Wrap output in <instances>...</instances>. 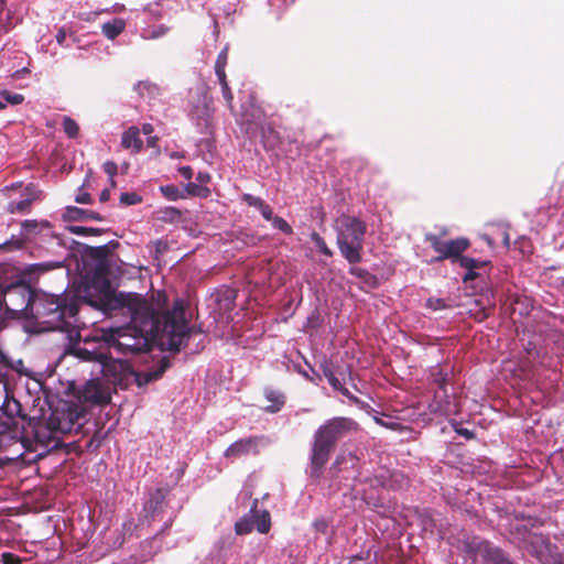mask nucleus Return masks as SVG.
I'll list each match as a JSON object with an SVG mask.
<instances>
[{"label":"nucleus","mask_w":564,"mask_h":564,"mask_svg":"<svg viewBox=\"0 0 564 564\" xmlns=\"http://www.w3.org/2000/svg\"><path fill=\"white\" fill-rule=\"evenodd\" d=\"M102 169L105 173L109 176V180L115 178L118 173V165L113 161H107L104 163Z\"/></svg>","instance_id":"obj_47"},{"label":"nucleus","mask_w":564,"mask_h":564,"mask_svg":"<svg viewBox=\"0 0 564 564\" xmlns=\"http://www.w3.org/2000/svg\"><path fill=\"white\" fill-rule=\"evenodd\" d=\"M110 197V191L108 188H105L101 193H100V196H99V199L101 203H105L109 199Z\"/></svg>","instance_id":"obj_59"},{"label":"nucleus","mask_w":564,"mask_h":564,"mask_svg":"<svg viewBox=\"0 0 564 564\" xmlns=\"http://www.w3.org/2000/svg\"><path fill=\"white\" fill-rule=\"evenodd\" d=\"M67 334L68 344L65 347V354L72 355L82 361L98 362L105 359V349L100 345L98 337H85L82 339L80 330L75 325L70 327Z\"/></svg>","instance_id":"obj_9"},{"label":"nucleus","mask_w":564,"mask_h":564,"mask_svg":"<svg viewBox=\"0 0 564 564\" xmlns=\"http://www.w3.org/2000/svg\"><path fill=\"white\" fill-rule=\"evenodd\" d=\"M376 422L381 424V425H383V426L393 429V430L395 429V425H397L395 423L388 424V423H386L384 421H382L381 419H378V417L376 419Z\"/></svg>","instance_id":"obj_63"},{"label":"nucleus","mask_w":564,"mask_h":564,"mask_svg":"<svg viewBox=\"0 0 564 564\" xmlns=\"http://www.w3.org/2000/svg\"><path fill=\"white\" fill-rule=\"evenodd\" d=\"M159 138L158 137H149L147 140L148 147L155 148L158 147Z\"/></svg>","instance_id":"obj_61"},{"label":"nucleus","mask_w":564,"mask_h":564,"mask_svg":"<svg viewBox=\"0 0 564 564\" xmlns=\"http://www.w3.org/2000/svg\"><path fill=\"white\" fill-rule=\"evenodd\" d=\"M162 326V346L164 349L178 352L187 344L192 334L202 333L196 326H189L185 318L183 300H175L172 310L160 314Z\"/></svg>","instance_id":"obj_5"},{"label":"nucleus","mask_w":564,"mask_h":564,"mask_svg":"<svg viewBox=\"0 0 564 564\" xmlns=\"http://www.w3.org/2000/svg\"><path fill=\"white\" fill-rule=\"evenodd\" d=\"M169 29L165 25H158L143 30L142 36L144 39H159L167 33Z\"/></svg>","instance_id":"obj_36"},{"label":"nucleus","mask_w":564,"mask_h":564,"mask_svg":"<svg viewBox=\"0 0 564 564\" xmlns=\"http://www.w3.org/2000/svg\"><path fill=\"white\" fill-rule=\"evenodd\" d=\"M139 299L140 305H122L118 310L130 316V325L102 329V340L123 355L149 351L153 339L162 341L160 313L145 297L140 295Z\"/></svg>","instance_id":"obj_1"},{"label":"nucleus","mask_w":564,"mask_h":564,"mask_svg":"<svg viewBox=\"0 0 564 564\" xmlns=\"http://www.w3.org/2000/svg\"><path fill=\"white\" fill-rule=\"evenodd\" d=\"M80 398L91 404L104 405L111 400L109 392L96 380L88 381L80 392Z\"/></svg>","instance_id":"obj_16"},{"label":"nucleus","mask_w":564,"mask_h":564,"mask_svg":"<svg viewBox=\"0 0 564 564\" xmlns=\"http://www.w3.org/2000/svg\"><path fill=\"white\" fill-rule=\"evenodd\" d=\"M63 129L66 135L73 139L76 138L79 133L78 123L67 116L63 118Z\"/></svg>","instance_id":"obj_33"},{"label":"nucleus","mask_w":564,"mask_h":564,"mask_svg":"<svg viewBox=\"0 0 564 564\" xmlns=\"http://www.w3.org/2000/svg\"><path fill=\"white\" fill-rule=\"evenodd\" d=\"M459 267L466 269V273L463 275L464 282H469L478 278V273L476 270L481 269L489 264V261H480L474 258H460Z\"/></svg>","instance_id":"obj_22"},{"label":"nucleus","mask_w":564,"mask_h":564,"mask_svg":"<svg viewBox=\"0 0 564 564\" xmlns=\"http://www.w3.org/2000/svg\"><path fill=\"white\" fill-rule=\"evenodd\" d=\"M78 301L67 295L37 292L29 318L36 321L43 330L68 332L77 322Z\"/></svg>","instance_id":"obj_3"},{"label":"nucleus","mask_w":564,"mask_h":564,"mask_svg":"<svg viewBox=\"0 0 564 564\" xmlns=\"http://www.w3.org/2000/svg\"><path fill=\"white\" fill-rule=\"evenodd\" d=\"M358 429L359 424L355 420L338 416L327 420L316 430L310 457V478L319 481L337 442Z\"/></svg>","instance_id":"obj_4"},{"label":"nucleus","mask_w":564,"mask_h":564,"mask_svg":"<svg viewBox=\"0 0 564 564\" xmlns=\"http://www.w3.org/2000/svg\"><path fill=\"white\" fill-rule=\"evenodd\" d=\"M349 564H372V563L366 562L361 556H354V557H351Z\"/></svg>","instance_id":"obj_60"},{"label":"nucleus","mask_w":564,"mask_h":564,"mask_svg":"<svg viewBox=\"0 0 564 564\" xmlns=\"http://www.w3.org/2000/svg\"><path fill=\"white\" fill-rule=\"evenodd\" d=\"M170 367V361L166 359V358H163L161 360V364H160V367L158 370H155L154 372L152 373H149V378H148V381L152 380V379H158L160 378L163 372Z\"/></svg>","instance_id":"obj_46"},{"label":"nucleus","mask_w":564,"mask_h":564,"mask_svg":"<svg viewBox=\"0 0 564 564\" xmlns=\"http://www.w3.org/2000/svg\"><path fill=\"white\" fill-rule=\"evenodd\" d=\"M260 213L262 215V217L268 220V221H271L275 216L273 215V209L272 207L267 203L265 204V207H263L262 209H260Z\"/></svg>","instance_id":"obj_54"},{"label":"nucleus","mask_w":564,"mask_h":564,"mask_svg":"<svg viewBox=\"0 0 564 564\" xmlns=\"http://www.w3.org/2000/svg\"><path fill=\"white\" fill-rule=\"evenodd\" d=\"M525 545L530 546V552L534 555L539 554L540 551L546 545V541L544 544H540L534 539H528L527 542H523Z\"/></svg>","instance_id":"obj_51"},{"label":"nucleus","mask_w":564,"mask_h":564,"mask_svg":"<svg viewBox=\"0 0 564 564\" xmlns=\"http://www.w3.org/2000/svg\"><path fill=\"white\" fill-rule=\"evenodd\" d=\"M64 218L68 219V220H73V221H80V220H87V219L99 220V221L102 220V217L99 213L79 208L76 206H68L66 208Z\"/></svg>","instance_id":"obj_24"},{"label":"nucleus","mask_w":564,"mask_h":564,"mask_svg":"<svg viewBox=\"0 0 564 564\" xmlns=\"http://www.w3.org/2000/svg\"><path fill=\"white\" fill-rule=\"evenodd\" d=\"M166 498V490L156 488L150 494L149 499L144 502L143 512L148 521H153L160 513L163 512V503Z\"/></svg>","instance_id":"obj_18"},{"label":"nucleus","mask_w":564,"mask_h":564,"mask_svg":"<svg viewBox=\"0 0 564 564\" xmlns=\"http://www.w3.org/2000/svg\"><path fill=\"white\" fill-rule=\"evenodd\" d=\"M6 108V102L2 100H0V110L4 109Z\"/></svg>","instance_id":"obj_64"},{"label":"nucleus","mask_w":564,"mask_h":564,"mask_svg":"<svg viewBox=\"0 0 564 564\" xmlns=\"http://www.w3.org/2000/svg\"><path fill=\"white\" fill-rule=\"evenodd\" d=\"M257 501L250 510V513L253 518V524L259 533H268L271 529V517L267 510L261 511L260 513L256 511Z\"/></svg>","instance_id":"obj_28"},{"label":"nucleus","mask_w":564,"mask_h":564,"mask_svg":"<svg viewBox=\"0 0 564 564\" xmlns=\"http://www.w3.org/2000/svg\"><path fill=\"white\" fill-rule=\"evenodd\" d=\"M216 75H217L219 84L221 86L223 97L226 100L227 106L229 107V109L232 110L234 109V105H232L234 95H232V91H231V89L229 87V84H228V80H227V75H226V73H223V75H220V73H217Z\"/></svg>","instance_id":"obj_31"},{"label":"nucleus","mask_w":564,"mask_h":564,"mask_svg":"<svg viewBox=\"0 0 564 564\" xmlns=\"http://www.w3.org/2000/svg\"><path fill=\"white\" fill-rule=\"evenodd\" d=\"M452 373L453 368L449 365H436L430 368V379L437 387L436 391L447 390L446 386Z\"/></svg>","instance_id":"obj_21"},{"label":"nucleus","mask_w":564,"mask_h":564,"mask_svg":"<svg viewBox=\"0 0 564 564\" xmlns=\"http://www.w3.org/2000/svg\"><path fill=\"white\" fill-rule=\"evenodd\" d=\"M1 192L8 199L6 209L10 214H29L33 204L43 198L42 191L34 183L24 185L23 182H17L3 187Z\"/></svg>","instance_id":"obj_8"},{"label":"nucleus","mask_w":564,"mask_h":564,"mask_svg":"<svg viewBox=\"0 0 564 564\" xmlns=\"http://www.w3.org/2000/svg\"><path fill=\"white\" fill-rule=\"evenodd\" d=\"M538 522L535 518L516 517L514 522L510 523V534L519 542H527L528 539H534L538 543L544 544L545 538L542 534L531 532L530 527Z\"/></svg>","instance_id":"obj_15"},{"label":"nucleus","mask_w":564,"mask_h":564,"mask_svg":"<svg viewBox=\"0 0 564 564\" xmlns=\"http://www.w3.org/2000/svg\"><path fill=\"white\" fill-rule=\"evenodd\" d=\"M1 561L3 564H22L21 558L10 552H4L1 554Z\"/></svg>","instance_id":"obj_49"},{"label":"nucleus","mask_w":564,"mask_h":564,"mask_svg":"<svg viewBox=\"0 0 564 564\" xmlns=\"http://www.w3.org/2000/svg\"><path fill=\"white\" fill-rule=\"evenodd\" d=\"M330 473L333 477L356 480L360 475L359 458L352 453L341 454L332 465Z\"/></svg>","instance_id":"obj_14"},{"label":"nucleus","mask_w":564,"mask_h":564,"mask_svg":"<svg viewBox=\"0 0 564 564\" xmlns=\"http://www.w3.org/2000/svg\"><path fill=\"white\" fill-rule=\"evenodd\" d=\"M0 98L3 99V101L11 105H19L23 102L24 97L21 94L11 93L8 90H3L0 93Z\"/></svg>","instance_id":"obj_40"},{"label":"nucleus","mask_w":564,"mask_h":564,"mask_svg":"<svg viewBox=\"0 0 564 564\" xmlns=\"http://www.w3.org/2000/svg\"><path fill=\"white\" fill-rule=\"evenodd\" d=\"M102 373L113 380L121 379L129 371V364L126 360L115 359L105 351V359H101Z\"/></svg>","instance_id":"obj_19"},{"label":"nucleus","mask_w":564,"mask_h":564,"mask_svg":"<svg viewBox=\"0 0 564 564\" xmlns=\"http://www.w3.org/2000/svg\"><path fill=\"white\" fill-rule=\"evenodd\" d=\"M455 431L457 432V434L464 436L466 440H471L475 436L474 433L467 429L455 427Z\"/></svg>","instance_id":"obj_57"},{"label":"nucleus","mask_w":564,"mask_h":564,"mask_svg":"<svg viewBox=\"0 0 564 564\" xmlns=\"http://www.w3.org/2000/svg\"><path fill=\"white\" fill-rule=\"evenodd\" d=\"M349 273L354 276L362 279L366 282L375 281L376 276L369 273L366 269L352 267L349 269Z\"/></svg>","instance_id":"obj_45"},{"label":"nucleus","mask_w":564,"mask_h":564,"mask_svg":"<svg viewBox=\"0 0 564 564\" xmlns=\"http://www.w3.org/2000/svg\"><path fill=\"white\" fill-rule=\"evenodd\" d=\"M51 224L47 220L26 219L21 224V236H13L10 240L0 245V250L14 251L22 249L25 242L44 229H50Z\"/></svg>","instance_id":"obj_11"},{"label":"nucleus","mask_w":564,"mask_h":564,"mask_svg":"<svg viewBox=\"0 0 564 564\" xmlns=\"http://www.w3.org/2000/svg\"><path fill=\"white\" fill-rule=\"evenodd\" d=\"M37 292L24 281L7 285L0 283V312L4 311L12 318L18 316L29 318Z\"/></svg>","instance_id":"obj_7"},{"label":"nucleus","mask_w":564,"mask_h":564,"mask_svg":"<svg viewBox=\"0 0 564 564\" xmlns=\"http://www.w3.org/2000/svg\"><path fill=\"white\" fill-rule=\"evenodd\" d=\"M66 32L64 29H59L55 39H56V42L62 45V46H65V42H66Z\"/></svg>","instance_id":"obj_56"},{"label":"nucleus","mask_w":564,"mask_h":564,"mask_svg":"<svg viewBox=\"0 0 564 564\" xmlns=\"http://www.w3.org/2000/svg\"><path fill=\"white\" fill-rule=\"evenodd\" d=\"M141 130H142V132H143L144 134L150 135V134L153 132V130H154V129H153V126H152V124H150V123H144V124L142 126V129H141Z\"/></svg>","instance_id":"obj_62"},{"label":"nucleus","mask_w":564,"mask_h":564,"mask_svg":"<svg viewBox=\"0 0 564 564\" xmlns=\"http://www.w3.org/2000/svg\"><path fill=\"white\" fill-rule=\"evenodd\" d=\"M489 314L490 313L487 310L481 308L478 313H476V318L481 322L486 319L489 316Z\"/></svg>","instance_id":"obj_58"},{"label":"nucleus","mask_w":564,"mask_h":564,"mask_svg":"<svg viewBox=\"0 0 564 564\" xmlns=\"http://www.w3.org/2000/svg\"><path fill=\"white\" fill-rule=\"evenodd\" d=\"M337 246L341 256L351 264L362 259L367 226L356 217L343 215L337 219Z\"/></svg>","instance_id":"obj_6"},{"label":"nucleus","mask_w":564,"mask_h":564,"mask_svg":"<svg viewBox=\"0 0 564 564\" xmlns=\"http://www.w3.org/2000/svg\"><path fill=\"white\" fill-rule=\"evenodd\" d=\"M158 219L163 223L175 224L182 221L183 214L176 207H164L156 212Z\"/></svg>","instance_id":"obj_29"},{"label":"nucleus","mask_w":564,"mask_h":564,"mask_svg":"<svg viewBox=\"0 0 564 564\" xmlns=\"http://www.w3.org/2000/svg\"><path fill=\"white\" fill-rule=\"evenodd\" d=\"M313 525L317 532L325 534L327 532L329 524L325 519L322 518V519H316L314 521Z\"/></svg>","instance_id":"obj_52"},{"label":"nucleus","mask_w":564,"mask_h":564,"mask_svg":"<svg viewBox=\"0 0 564 564\" xmlns=\"http://www.w3.org/2000/svg\"><path fill=\"white\" fill-rule=\"evenodd\" d=\"M120 246L117 240H111L104 246L87 247L85 256L94 262H109L108 258Z\"/></svg>","instance_id":"obj_20"},{"label":"nucleus","mask_w":564,"mask_h":564,"mask_svg":"<svg viewBox=\"0 0 564 564\" xmlns=\"http://www.w3.org/2000/svg\"><path fill=\"white\" fill-rule=\"evenodd\" d=\"M242 200L248 205V206H251V207H254L257 208L259 212L260 209H262L263 207H265V202L260 198V197H257V196H253L251 194H243L242 195Z\"/></svg>","instance_id":"obj_42"},{"label":"nucleus","mask_w":564,"mask_h":564,"mask_svg":"<svg viewBox=\"0 0 564 564\" xmlns=\"http://www.w3.org/2000/svg\"><path fill=\"white\" fill-rule=\"evenodd\" d=\"M160 191L164 195V197L170 200H176L183 197L180 189L175 185L161 186Z\"/></svg>","instance_id":"obj_41"},{"label":"nucleus","mask_w":564,"mask_h":564,"mask_svg":"<svg viewBox=\"0 0 564 564\" xmlns=\"http://www.w3.org/2000/svg\"><path fill=\"white\" fill-rule=\"evenodd\" d=\"M242 200L248 205V206H251V207H254L257 208L259 212L260 209H262L263 207H265V202L260 198V197H257V196H253L251 194H243L242 195Z\"/></svg>","instance_id":"obj_44"},{"label":"nucleus","mask_w":564,"mask_h":564,"mask_svg":"<svg viewBox=\"0 0 564 564\" xmlns=\"http://www.w3.org/2000/svg\"><path fill=\"white\" fill-rule=\"evenodd\" d=\"M242 200L248 205V206H251V207H254L257 208L259 212L260 209H262L263 207H265V202L260 198V197H257V196H253L251 194H243L242 195Z\"/></svg>","instance_id":"obj_43"},{"label":"nucleus","mask_w":564,"mask_h":564,"mask_svg":"<svg viewBox=\"0 0 564 564\" xmlns=\"http://www.w3.org/2000/svg\"><path fill=\"white\" fill-rule=\"evenodd\" d=\"M311 239L323 254L327 257L333 256V251L327 247L324 238L318 232L313 231L311 234Z\"/></svg>","instance_id":"obj_35"},{"label":"nucleus","mask_w":564,"mask_h":564,"mask_svg":"<svg viewBox=\"0 0 564 564\" xmlns=\"http://www.w3.org/2000/svg\"><path fill=\"white\" fill-rule=\"evenodd\" d=\"M524 350L528 355L529 361H534L540 357L539 350L536 349L535 345H533L531 341H529L528 345L524 346Z\"/></svg>","instance_id":"obj_50"},{"label":"nucleus","mask_w":564,"mask_h":564,"mask_svg":"<svg viewBox=\"0 0 564 564\" xmlns=\"http://www.w3.org/2000/svg\"><path fill=\"white\" fill-rule=\"evenodd\" d=\"M75 202L78 204H90L93 202L91 195L86 192H79L76 197Z\"/></svg>","instance_id":"obj_53"},{"label":"nucleus","mask_w":564,"mask_h":564,"mask_svg":"<svg viewBox=\"0 0 564 564\" xmlns=\"http://www.w3.org/2000/svg\"><path fill=\"white\" fill-rule=\"evenodd\" d=\"M467 551L480 556L485 564H513L500 547L485 540H471L467 544Z\"/></svg>","instance_id":"obj_12"},{"label":"nucleus","mask_w":564,"mask_h":564,"mask_svg":"<svg viewBox=\"0 0 564 564\" xmlns=\"http://www.w3.org/2000/svg\"><path fill=\"white\" fill-rule=\"evenodd\" d=\"M68 230L77 236H87V235H94L99 236L105 230L100 228H94V227H84V226H69Z\"/></svg>","instance_id":"obj_34"},{"label":"nucleus","mask_w":564,"mask_h":564,"mask_svg":"<svg viewBox=\"0 0 564 564\" xmlns=\"http://www.w3.org/2000/svg\"><path fill=\"white\" fill-rule=\"evenodd\" d=\"M262 142L265 149L274 150L280 144V137L273 128L268 127L262 131Z\"/></svg>","instance_id":"obj_30"},{"label":"nucleus","mask_w":564,"mask_h":564,"mask_svg":"<svg viewBox=\"0 0 564 564\" xmlns=\"http://www.w3.org/2000/svg\"><path fill=\"white\" fill-rule=\"evenodd\" d=\"M253 518L254 517H252L251 513H249V514L242 517L239 521H237L235 524L236 533L239 535L250 533L254 528Z\"/></svg>","instance_id":"obj_32"},{"label":"nucleus","mask_w":564,"mask_h":564,"mask_svg":"<svg viewBox=\"0 0 564 564\" xmlns=\"http://www.w3.org/2000/svg\"><path fill=\"white\" fill-rule=\"evenodd\" d=\"M426 306L433 311H440L448 307L445 301L442 299H429Z\"/></svg>","instance_id":"obj_48"},{"label":"nucleus","mask_w":564,"mask_h":564,"mask_svg":"<svg viewBox=\"0 0 564 564\" xmlns=\"http://www.w3.org/2000/svg\"><path fill=\"white\" fill-rule=\"evenodd\" d=\"M90 274V281L78 291V297L84 303L105 314H112L122 305H140V294L113 291L109 280V262H94Z\"/></svg>","instance_id":"obj_2"},{"label":"nucleus","mask_w":564,"mask_h":564,"mask_svg":"<svg viewBox=\"0 0 564 564\" xmlns=\"http://www.w3.org/2000/svg\"><path fill=\"white\" fill-rule=\"evenodd\" d=\"M141 202H142V196L137 193H133V192H131V193L126 192L120 195V203L124 206L137 205V204H140Z\"/></svg>","instance_id":"obj_39"},{"label":"nucleus","mask_w":564,"mask_h":564,"mask_svg":"<svg viewBox=\"0 0 564 564\" xmlns=\"http://www.w3.org/2000/svg\"><path fill=\"white\" fill-rule=\"evenodd\" d=\"M178 172L185 180L189 181L193 177V170L191 166H182L178 169Z\"/></svg>","instance_id":"obj_55"},{"label":"nucleus","mask_w":564,"mask_h":564,"mask_svg":"<svg viewBox=\"0 0 564 564\" xmlns=\"http://www.w3.org/2000/svg\"><path fill=\"white\" fill-rule=\"evenodd\" d=\"M227 61H228V47L226 46L221 50V52L217 56V59L215 63V73L216 74L220 73V75H223V73H226L225 68L227 65Z\"/></svg>","instance_id":"obj_38"},{"label":"nucleus","mask_w":564,"mask_h":564,"mask_svg":"<svg viewBox=\"0 0 564 564\" xmlns=\"http://www.w3.org/2000/svg\"><path fill=\"white\" fill-rule=\"evenodd\" d=\"M271 223H272V226L274 229H278L289 236L293 234V229H292L291 225L284 218L280 217V216H275L271 220Z\"/></svg>","instance_id":"obj_37"},{"label":"nucleus","mask_w":564,"mask_h":564,"mask_svg":"<svg viewBox=\"0 0 564 564\" xmlns=\"http://www.w3.org/2000/svg\"><path fill=\"white\" fill-rule=\"evenodd\" d=\"M121 147L124 149H132L133 153H139L142 150L143 142L140 138V130L137 127H130L122 133Z\"/></svg>","instance_id":"obj_23"},{"label":"nucleus","mask_w":564,"mask_h":564,"mask_svg":"<svg viewBox=\"0 0 564 564\" xmlns=\"http://www.w3.org/2000/svg\"><path fill=\"white\" fill-rule=\"evenodd\" d=\"M264 398L271 403L265 406V411L270 413L279 412L285 404V395L281 391L272 388L264 389Z\"/></svg>","instance_id":"obj_26"},{"label":"nucleus","mask_w":564,"mask_h":564,"mask_svg":"<svg viewBox=\"0 0 564 564\" xmlns=\"http://www.w3.org/2000/svg\"><path fill=\"white\" fill-rule=\"evenodd\" d=\"M323 373L334 390L339 391L343 395L347 397L351 401H358V399L341 384L340 380L336 377L335 371L329 365H323Z\"/></svg>","instance_id":"obj_27"},{"label":"nucleus","mask_w":564,"mask_h":564,"mask_svg":"<svg viewBox=\"0 0 564 564\" xmlns=\"http://www.w3.org/2000/svg\"><path fill=\"white\" fill-rule=\"evenodd\" d=\"M262 438V436H250L238 440L225 451V457L238 458L250 453L258 454V445Z\"/></svg>","instance_id":"obj_17"},{"label":"nucleus","mask_w":564,"mask_h":564,"mask_svg":"<svg viewBox=\"0 0 564 564\" xmlns=\"http://www.w3.org/2000/svg\"><path fill=\"white\" fill-rule=\"evenodd\" d=\"M126 26L127 22L124 19L115 18L101 25V33L108 40H115L126 30Z\"/></svg>","instance_id":"obj_25"},{"label":"nucleus","mask_w":564,"mask_h":564,"mask_svg":"<svg viewBox=\"0 0 564 564\" xmlns=\"http://www.w3.org/2000/svg\"><path fill=\"white\" fill-rule=\"evenodd\" d=\"M425 241L438 253L434 259L437 262L449 259L454 263H459L460 258H466L463 253L470 247L469 240L464 237L444 241L434 234H427Z\"/></svg>","instance_id":"obj_10"},{"label":"nucleus","mask_w":564,"mask_h":564,"mask_svg":"<svg viewBox=\"0 0 564 564\" xmlns=\"http://www.w3.org/2000/svg\"><path fill=\"white\" fill-rule=\"evenodd\" d=\"M432 414L440 416H453L460 413V404L455 394H448L447 390L435 391L429 404Z\"/></svg>","instance_id":"obj_13"}]
</instances>
